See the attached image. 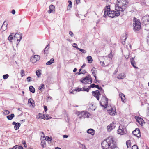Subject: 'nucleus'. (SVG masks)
I'll list each match as a JSON object with an SVG mask.
<instances>
[{
  "instance_id": "obj_2",
  "label": "nucleus",
  "mask_w": 149,
  "mask_h": 149,
  "mask_svg": "<svg viewBox=\"0 0 149 149\" xmlns=\"http://www.w3.org/2000/svg\"><path fill=\"white\" fill-rule=\"evenodd\" d=\"M128 2L126 0H117L115 10L123 12L127 8Z\"/></svg>"
},
{
  "instance_id": "obj_32",
  "label": "nucleus",
  "mask_w": 149,
  "mask_h": 149,
  "mask_svg": "<svg viewBox=\"0 0 149 149\" xmlns=\"http://www.w3.org/2000/svg\"><path fill=\"white\" fill-rule=\"evenodd\" d=\"M29 91L30 92L33 93H34L35 91V90L33 86H31L29 88Z\"/></svg>"
},
{
  "instance_id": "obj_60",
  "label": "nucleus",
  "mask_w": 149,
  "mask_h": 149,
  "mask_svg": "<svg viewBox=\"0 0 149 149\" xmlns=\"http://www.w3.org/2000/svg\"><path fill=\"white\" fill-rule=\"evenodd\" d=\"M77 4H78L80 2V0H76Z\"/></svg>"
},
{
  "instance_id": "obj_27",
  "label": "nucleus",
  "mask_w": 149,
  "mask_h": 149,
  "mask_svg": "<svg viewBox=\"0 0 149 149\" xmlns=\"http://www.w3.org/2000/svg\"><path fill=\"white\" fill-rule=\"evenodd\" d=\"M14 33H10V35L8 37V40L10 41L11 40H12L13 39V37H14Z\"/></svg>"
},
{
  "instance_id": "obj_56",
  "label": "nucleus",
  "mask_w": 149,
  "mask_h": 149,
  "mask_svg": "<svg viewBox=\"0 0 149 149\" xmlns=\"http://www.w3.org/2000/svg\"><path fill=\"white\" fill-rule=\"evenodd\" d=\"M11 13L13 14L14 15L15 13V11L14 9H13L11 11Z\"/></svg>"
},
{
  "instance_id": "obj_3",
  "label": "nucleus",
  "mask_w": 149,
  "mask_h": 149,
  "mask_svg": "<svg viewBox=\"0 0 149 149\" xmlns=\"http://www.w3.org/2000/svg\"><path fill=\"white\" fill-rule=\"evenodd\" d=\"M133 30L134 31L139 30L141 28V23L140 21L135 17L133 19Z\"/></svg>"
},
{
  "instance_id": "obj_54",
  "label": "nucleus",
  "mask_w": 149,
  "mask_h": 149,
  "mask_svg": "<svg viewBox=\"0 0 149 149\" xmlns=\"http://www.w3.org/2000/svg\"><path fill=\"white\" fill-rule=\"evenodd\" d=\"M79 144H80V147H85V146L84 145H83V144H81L80 143V142H79Z\"/></svg>"
},
{
  "instance_id": "obj_22",
  "label": "nucleus",
  "mask_w": 149,
  "mask_h": 149,
  "mask_svg": "<svg viewBox=\"0 0 149 149\" xmlns=\"http://www.w3.org/2000/svg\"><path fill=\"white\" fill-rule=\"evenodd\" d=\"M119 97H120L122 101L124 102V100H125V96L124 95L123 93H120L119 94Z\"/></svg>"
},
{
  "instance_id": "obj_21",
  "label": "nucleus",
  "mask_w": 149,
  "mask_h": 149,
  "mask_svg": "<svg viewBox=\"0 0 149 149\" xmlns=\"http://www.w3.org/2000/svg\"><path fill=\"white\" fill-rule=\"evenodd\" d=\"M125 77V76L124 73H121L118 74L117 76L118 79H121Z\"/></svg>"
},
{
  "instance_id": "obj_44",
  "label": "nucleus",
  "mask_w": 149,
  "mask_h": 149,
  "mask_svg": "<svg viewBox=\"0 0 149 149\" xmlns=\"http://www.w3.org/2000/svg\"><path fill=\"white\" fill-rule=\"evenodd\" d=\"M45 139L47 141H51L52 138H49V136H46L45 138Z\"/></svg>"
},
{
  "instance_id": "obj_30",
  "label": "nucleus",
  "mask_w": 149,
  "mask_h": 149,
  "mask_svg": "<svg viewBox=\"0 0 149 149\" xmlns=\"http://www.w3.org/2000/svg\"><path fill=\"white\" fill-rule=\"evenodd\" d=\"M68 2L69 3V5H68L67 7V10H70V9L69 8H71L72 7V3L71 1L70 0H69L68 1Z\"/></svg>"
},
{
  "instance_id": "obj_59",
  "label": "nucleus",
  "mask_w": 149,
  "mask_h": 149,
  "mask_svg": "<svg viewBox=\"0 0 149 149\" xmlns=\"http://www.w3.org/2000/svg\"><path fill=\"white\" fill-rule=\"evenodd\" d=\"M44 110L45 111H46L47 110V107L46 106H44Z\"/></svg>"
},
{
  "instance_id": "obj_47",
  "label": "nucleus",
  "mask_w": 149,
  "mask_h": 149,
  "mask_svg": "<svg viewBox=\"0 0 149 149\" xmlns=\"http://www.w3.org/2000/svg\"><path fill=\"white\" fill-rule=\"evenodd\" d=\"M73 47H74L76 48L77 49H78V48H79L78 47L77 45L75 43H73Z\"/></svg>"
},
{
  "instance_id": "obj_15",
  "label": "nucleus",
  "mask_w": 149,
  "mask_h": 149,
  "mask_svg": "<svg viewBox=\"0 0 149 149\" xmlns=\"http://www.w3.org/2000/svg\"><path fill=\"white\" fill-rule=\"evenodd\" d=\"M140 132L139 129L136 128L132 132V133L134 136H136L138 137H140L141 136V134Z\"/></svg>"
},
{
  "instance_id": "obj_58",
  "label": "nucleus",
  "mask_w": 149,
  "mask_h": 149,
  "mask_svg": "<svg viewBox=\"0 0 149 149\" xmlns=\"http://www.w3.org/2000/svg\"><path fill=\"white\" fill-rule=\"evenodd\" d=\"M113 56V55L112 54V51H111L109 55V57L110 58H111V57H112Z\"/></svg>"
},
{
  "instance_id": "obj_14",
  "label": "nucleus",
  "mask_w": 149,
  "mask_h": 149,
  "mask_svg": "<svg viewBox=\"0 0 149 149\" xmlns=\"http://www.w3.org/2000/svg\"><path fill=\"white\" fill-rule=\"evenodd\" d=\"M92 94L93 96L95 97L97 100H99V95H101L99 90H97L95 91L92 92Z\"/></svg>"
},
{
  "instance_id": "obj_64",
  "label": "nucleus",
  "mask_w": 149,
  "mask_h": 149,
  "mask_svg": "<svg viewBox=\"0 0 149 149\" xmlns=\"http://www.w3.org/2000/svg\"><path fill=\"white\" fill-rule=\"evenodd\" d=\"M68 136L66 135H64L63 136V137L64 138H67Z\"/></svg>"
},
{
  "instance_id": "obj_52",
  "label": "nucleus",
  "mask_w": 149,
  "mask_h": 149,
  "mask_svg": "<svg viewBox=\"0 0 149 149\" xmlns=\"http://www.w3.org/2000/svg\"><path fill=\"white\" fill-rule=\"evenodd\" d=\"M4 113L6 114H8L10 113V112L8 110H6L5 111Z\"/></svg>"
},
{
  "instance_id": "obj_42",
  "label": "nucleus",
  "mask_w": 149,
  "mask_h": 149,
  "mask_svg": "<svg viewBox=\"0 0 149 149\" xmlns=\"http://www.w3.org/2000/svg\"><path fill=\"white\" fill-rule=\"evenodd\" d=\"M132 149H139L138 146L136 145H134L132 147Z\"/></svg>"
},
{
  "instance_id": "obj_37",
  "label": "nucleus",
  "mask_w": 149,
  "mask_h": 149,
  "mask_svg": "<svg viewBox=\"0 0 149 149\" xmlns=\"http://www.w3.org/2000/svg\"><path fill=\"white\" fill-rule=\"evenodd\" d=\"M44 118H45V119L47 120H49L52 118L51 117H49V115L47 114L46 115H45V116H44Z\"/></svg>"
},
{
  "instance_id": "obj_9",
  "label": "nucleus",
  "mask_w": 149,
  "mask_h": 149,
  "mask_svg": "<svg viewBox=\"0 0 149 149\" xmlns=\"http://www.w3.org/2000/svg\"><path fill=\"white\" fill-rule=\"evenodd\" d=\"M107 111L111 115H115V114L116 113V109L114 107L108 106L107 107Z\"/></svg>"
},
{
  "instance_id": "obj_29",
  "label": "nucleus",
  "mask_w": 149,
  "mask_h": 149,
  "mask_svg": "<svg viewBox=\"0 0 149 149\" xmlns=\"http://www.w3.org/2000/svg\"><path fill=\"white\" fill-rule=\"evenodd\" d=\"M87 59L88 60V62L89 63H91L93 61V59L92 57L91 56H88L87 57Z\"/></svg>"
},
{
  "instance_id": "obj_31",
  "label": "nucleus",
  "mask_w": 149,
  "mask_h": 149,
  "mask_svg": "<svg viewBox=\"0 0 149 149\" xmlns=\"http://www.w3.org/2000/svg\"><path fill=\"white\" fill-rule=\"evenodd\" d=\"M20 126V124L19 123H17V124L15 125L14 126V128L15 130L18 129L19 127Z\"/></svg>"
},
{
  "instance_id": "obj_23",
  "label": "nucleus",
  "mask_w": 149,
  "mask_h": 149,
  "mask_svg": "<svg viewBox=\"0 0 149 149\" xmlns=\"http://www.w3.org/2000/svg\"><path fill=\"white\" fill-rule=\"evenodd\" d=\"M136 120L140 125L142 124V122L143 121V119L140 117H138V118L136 119Z\"/></svg>"
},
{
  "instance_id": "obj_11",
  "label": "nucleus",
  "mask_w": 149,
  "mask_h": 149,
  "mask_svg": "<svg viewBox=\"0 0 149 149\" xmlns=\"http://www.w3.org/2000/svg\"><path fill=\"white\" fill-rule=\"evenodd\" d=\"M104 17H106L107 16V14L108 13L109 11H111L110 5H106V7L104 8Z\"/></svg>"
},
{
  "instance_id": "obj_43",
  "label": "nucleus",
  "mask_w": 149,
  "mask_h": 149,
  "mask_svg": "<svg viewBox=\"0 0 149 149\" xmlns=\"http://www.w3.org/2000/svg\"><path fill=\"white\" fill-rule=\"evenodd\" d=\"M90 89V87L89 86L87 88H85L84 87L83 88V91H86L88 92L89 91V89Z\"/></svg>"
},
{
  "instance_id": "obj_12",
  "label": "nucleus",
  "mask_w": 149,
  "mask_h": 149,
  "mask_svg": "<svg viewBox=\"0 0 149 149\" xmlns=\"http://www.w3.org/2000/svg\"><path fill=\"white\" fill-rule=\"evenodd\" d=\"M40 57L39 55H35L33 56L30 59L31 62L33 63H35L40 59Z\"/></svg>"
},
{
  "instance_id": "obj_51",
  "label": "nucleus",
  "mask_w": 149,
  "mask_h": 149,
  "mask_svg": "<svg viewBox=\"0 0 149 149\" xmlns=\"http://www.w3.org/2000/svg\"><path fill=\"white\" fill-rule=\"evenodd\" d=\"M18 145H16L15 146L10 149H18Z\"/></svg>"
},
{
  "instance_id": "obj_48",
  "label": "nucleus",
  "mask_w": 149,
  "mask_h": 149,
  "mask_svg": "<svg viewBox=\"0 0 149 149\" xmlns=\"http://www.w3.org/2000/svg\"><path fill=\"white\" fill-rule=\"evenodd\" d=\"M20 73L21 75V77H22L24 75V70H21Z\"/></svg>"
},
{
  "instance_id": "obj_19",
  "label": "nucleus",
  "mask_w": 149,
  "mask_h": 149,
  "mask_svg": "<svg viewBox=\"0 0 149 149\" xmlns=\"http://www.w3.org/2000/svg\"><path fill=\"white\" fill-rule=\"evenodd\" d=\"M87 132L88 134H91L92 136L94 135L95 134V130L91 128L88 129L87 131Z\"/></svg>"
},
{
  "instance_id": "obj_40",
  "label": "nucleus",
  "mask_w": 149,
  "mask_h": 149,
  "mask_svg": "<svg viewBox=\"0 0 149 149\" xmlns=\"http://www.w3.org/2000/svg\"><path fill=\"white\" fill-rule=\"evenodd\" d=\"M78 50H79V51H81V52L83 53H86V50L81 49L79 48L78 49Z\"/></svg>"
},
{
  "instance_id": "obj_20",
  "label": "nucleus",
  "mask_w": 149,
  "mask_h": 149,
  "mask_svg": "<svg viewBox=\"0 0 149 149\" xmlns=\"http://www.w3.org/2000/svg\"><path fill=\"white\" fill-rule=\"evenodd\" d=\"M91 72L92 74L93 75L95 79H96L97 77L95 74L97 73V71L95 70V68L94 67L93 68L91 69Z\"/></svg>"
},
{
  "instance_id": "obj_63",
  "label": "nucleus",
  "mask_w": 149,
  "mask_h": 149,
  "mask_svg": "<svg viewBox=\"0 0 149 149\" xmlns=\"http://www.w3.org/2000/svg\"><path fill=\"white\" fill-rule=\"evenodd\" d=\"M100 63L101 64V65H102L104 66V63L103 62L100 61Z\"/></svg>"
},
{
  "instance_id": "obj_33",
  "label": "nucleus",
  "mask_w": 149,
  "mask_h": 149,
  "mask_svg": "<svg viewBox=\"0 0 149 149\" xmlns=\"http://www.w3.org/2000/svg\"><path fill=\"white\" fill-rule=\"evenodd\" d=\"M44 114H42L41 113H39L37 117L38 118H39L40 119H42L44 118Z\"/></svg>"
},
{
  "instance_id": "obj_50",
  "label": "nucleus",
  "mask_w": 149,
  "mask_h": 149,
  "mask_svg": "<svg viewBox=\"0 0 149 149\" xmlns=\"http://www.w3.org/2000/svg\"><path fill=\"white\" fill-rule=\"evenodd\" d=\"M45 143V140L44 139L41 141V145H44Z\"/></svg>"
},
{
  "instance_id": "obj_8",
  "label": "nucleus",
  "mask_w": 149,
  "mask_h": 149,
  "mask_svg": "<svg viewBox=\"0 0 149 149\" xmlns=\"http://www.w3.org/2000/svg\"><path fill=\"white\" fill-rule=\"evenodd\" d=\"M79 113L78 114V116L79 118L81 119L82 118H88L89 117V116L90 114L88 112H85L83 111L81 112H79Z\"/></svg>"
},
{
  "instance_id": "obj_53",
  "label": "nucleus",
  "mask_w": 149,
  "mask_h": 149,
  "mask_svg": "<svg viewBox=\"0 0 149 149\" xmlns=\"http://www.w3.org/2000/svg\"><path fill=\"white\" fill-rule=\"evenodd\" d=\"M147 111V115L149 116V107H148Z\"/></svg>"
},
{
  "instance_id": "obj_38",
  "label": "nucleus",
  "mask_w": 149,
  "mask_h": 149,
  "mask_svg": "<svg viewBox=\"0 0 149 149\" xmlns=\"http://www.w3.org/2000/svg\"><path fill=\"white\" fill-rule=\"evenodd\" d=\"M95 88H97L100 91H102L103 92H104V91L102 88L101 87H100L99 85H96Z\"/></svg>"
},
{
  "instance_id": "obj_4",
  "label": "nucleus",
  "mask_w": 149,
  "mask_h": 149,
  "mask_svg": "<svg viewBox=\"0 0 149 149\" xmlns=\"http://www.w3.org/2000/svg\"><path fill=\"white\" fill-rule=\"evenodd\" d=\"M108 99L105 96H103L102 97L101 101L100 102V104L104 107V109L107 107L108 104Z\"/></svg>"
},
{
  "instance_id": "obj_5",
  "label": "nucleus",
  "mask_w": 149,
  "mask_h": 149,
  "mask_svg": "<svg viewBox=\"0 0 149 149\" xmlns=\"http://www.w3.org/2000/svg\"><path fill=\"white\" fill-rule=\"evenodd\" d=\"M120 11L119 10L116 11L113 10L109 11L108 13L107 14V16H108L111 18H113L115 16L117 17L119 15Z\"/></svg>"
},
{
  "instance_id": "obj_36",
  "label": "nucleus",
  "mask_w": 149,
  "mask_h": 149,
  "mask_svg": "<svg viewBox=\"0 0 149 149\" xmlns=\"http://www.w3.org/2000/svg\"><path fill=\"white\" fill-rule=\"evenodd\" d=\"M126 144L127 146V148L131 147V141L130 140H128L126 141Z\"/></svg>"
},
{
  "instance_id": "obj_13",
  "label": "nucleus",
  "mask_w": 149,
  "mask_h": 149,
  "mask_svg": "<svg viewBox=\"0 0 149 149\" xmlns=\"http://www.w3.org/2000/svg\"><path fill=\"white\" fill-rule=\"evenodd\" d=\"M116 126V123L113 122L110 124V125L108 126L107 129L108 131L110 132L113 129H114Z\"/></svg>"
},
{
  "instance_id": "obj_1",
  "label": "nucleus",
  "mask_w": 149,
  "mask_h": 149,
  "mask_svg": "<svg viewBox=\"0 0 149 149\" xmlns=\"http://www.w3.org/2000/svg\"><path fill=\"white\" fill-rule=\"evenodd\" d=\"M116 142L113 140L112 136L109 137L102 143L103 149H116L117 148L116 145Z\"/></svg>"
},
{
  "instance_id": "obj_28",
  "label": "nucleus",
  "mask_w": 149,
  "mask_h": 149,
  "mask_svg": "<svg viewBox=\"0 0 149 149\" xmlns=\"http://www.w3.org/2000/svg\"><path fill=\"white\" fill-rule=\"evenodd\" d=\"M126 34L125 33V35H124V36H122L121 37V40L123 39V38H125L124 39V40L123 41H122V43L123 45L125 44V41L127 38V37L126 36Z\"/></svg>"
},
{
  "instance_id": "obj_61",
  "label": "nucleus",
  "mask_w": 149,
  "mask_h": 149,
  "mask_svg": "<svg viewBox=\"0 0 149 149\" xmlns=\"http://www.w3.org/2000/svg\"><path fill=\"white\" fill-rule=\"evenodd\" d=\"M18 149H23V147L22 146H18Z\"/></svg>"
},
{
  "instance_id": "obj_17",
  "label": "nucleus",
  "mask_w": 149,
  "mask_h": 149,
  "mask_svg": "<svg viewBox=\"0 0 149 149\" xmlns=\"http://www.w3.org/2000/svg\"><path fill=\"white\" fill-rule=\"evenodd\" d=\"M135 57H132L130 58V62L131 64L135 68H138L136 66V63H135V61H134V58Z\"/></svg>"
},
{
  "instance_id": "obj_41",
  "label": "nucleus",
  "mask_w": 149,
  "mask_h": 149,
  "mask_svg": "<svg viewBox=\"0 0 149 149\" xmlns=\"http://www.w3.org/2000/svg\"><path fill=\"white\" fill-rule=\"evenodd\" d=\"M9 77V75L7 74H4L3 76V78L4 79H7Z\"/></svg>"
},
{
  "instance_id": "obj_55",
  "label": "nucleus",
  "mask_w": 149,
  "mask_h": 149,
  "mask_svg": "<svg viewBox=\"0 0 149 149\" xmlns=\"http://www.w3.org/2000/svg\"><path fill=\"white\" fill-rule=\"evenodd\" d=\"M31 77H29L27 78V79L28 80L27 81L28 82H29L31 81Z\"/></svg>"
},
{
  "instance_id": "obj_10",
  "label": "nucleus",
  "mask_w": 149,
  "mask_h": 149,
  "mask_svg": "<svg viewBox=\"0 0 149 149\" xmlns=\"http://www.w3.org/2000/svg\"><path fill=\"white\" fill-rule=\"evenodd\" d=\"M22 35L20 33H17L15 34L14 36V39L15 40H17V41H18V43L17 42V45H18V43L22 39Z\"/></svg>"
},
{
  "instance_id": "obj_49",
  "label": "nucleus",
  "mask_w": 149,
  "mask_h": 149,
  "mask_svg": "<svg viewBox=\"0 0 149 149\" xmlns=\"http://www.w3.org/2000/svg\"><path fill=\"white\" fill-rule=\"evenodd\" d=\"M69 34L70 36L71 37H72L73 36L74 34H73V33L71 31H69Z\"/></svg>"
},
{
  "instance_id": "obj_62",
  "label": "nucleus",
  "mask_w": 149,
  "mask_h": 149,
  "mask_svg": "<svg viewBox=\"0 0 149 149\" xmlns=\"http://www.w3.org/2000/svg\"><path fill=\"white\" fill-rule=\"evenodd\" d=\"M86 65V64L85 63H84L82 66L81 67V68H84L85 66Z\"/></svg>"
},
{
  "instance_id": "obj_34",
  "label": "nucleus",
  "mask_w": 149,
  "mask_h": 149,
  "mask_svg": "<svg viewBox=\"0 0 149 149\" xmlns=\"http://www.w3.org/2000/svg\"><path fill=\"white\" fill-rule=\"evenodd\" d=\"M40 71L41 70H38L36 71V74L38 77H40V75L41 74Z\"/></svg>"
},
{
  "instance_id": "obj_25",
  "label": "nucleus",
  "mask_w": 149,
  "mask_h": 149,
  "mask_svg": "<svg viewBox=\"0 0 149 149\" xmlns=\"http://www.w3.org/2000/svg\"><path fill=\"white\" fill-rule=\"evenodd\" d=\"M54 59L53 58L51 59L49 61H48L46 63V64L47 65H50L54 63Z\"/></svg>"
},
{
  "instance_id": "obj_24",
  "label": "nucleus",
  "mask_w": 149,
  "mask_h": 149,
  "mask_svg": "<svg viewBox=\"0 0 149 149\" xmlns=\"http://www.w3.org/2000/svg\"><path fill=\"white\" fill-rule=\"evenodd\" d=\"M49 44H48L47 45V46L45 49L44 51V53L45 54H47L48 53V49H49Z\"/></svg>"
},
{
  "instance_id": "obj_18",
  "label": "nucleus",
  "mask_w": 149,
  "mask_h": 149,
  "mask_svg": "<svg viewBox=\"0 0 149 149\" xmlns=\"http://www.w3.org/2000/svg\"><path fill=\"white\" fill-rule=\"evenodd\" d=\"M49 10L48 11V13H50L55 11V6L53 5H51L49 6Z\"/></svg>"
},
{
  "instance_id": "obj_7",
  "label": "nucleus",
  "mask_w": 149,
  "mask_h": 149,
  "mask_svg": "<svg viewBox=\"0 0 149 149\" xmlns=\"http://www.w3.org/2000/svg\"><path fill=\"white\" fill-rule=\"evenodd\" d=\"M81 81L84 84H86L88 83L89 84V82L91 83L92 82V79L90 75L87 76L81 79Z\"/></svg>"
},
{
  "instance_id": "obj_46",
  "label": "nucleus",
  "mask_w": 149,
  "mask_h": 149,
  "mask_svg": "<svg viewBox=\"0 0 149 149\" xmlns=\"http://www.w3.org/2000/svg\"><path fill=\"white\" fill-rule=\"evenodd\" d=\"M81 91H83V90H82V88H78L77 89H74V91H75V92H76L77 91L79 92Z\"/></svg>"
},
{
  "instance_id": "obj_35",
  "label": "nucleus",
  "mask_w": 149,
  "mask_h": 149,
  "mask_svg": "<svg viewBox=\"0 0 149 149\" xmlns=\"http://www.w3.org/2000/svg\"><path fill=\"white\" fill-rule=\"evenodd\" d=\"M28 102L29 103H31V104L33 106L34 104V100L30 98L28 100Z\"/></svg>"
},
{
  "instance_id": "obj_57",
  "label": "nucleus",
  "mask_w": 149,
  "mask_h": 149,
  "mask_svg": "<svg viewBox=\"0 0 149 149\" xmlns=\"http://www.w3.org/2000/svg\"><path fill=\"white\" fill-rule=\"evenodd\" d=\"M23 144L24 145V147H25L26 148L27 147V145L25 141H24L23 142Z\"/></svg>"
},
{
  "instance_id": "obj_16",
  "label": "nucleus",
  "mask_w": 149,
  "mask_h": 149,
  "mask_svg": "<svg viewBox=\"0 0 149 149\" xmlns=\"http://www.w3.org/2000/svg\"><path fill=\"white\" fill-rule=\"evenodd\" d=\"M8 21H5L1 26V28L3 31L7 29V26L8 24Z\"/></svg>"
},
{
  "instance_id": "obj_39",
  "label": "nucleus",
  "mask_w": 149,
  "mask_h": 149,
  "mask_svg": "<svg viewBox=\"0 0 149 149\" xmlns=\"http://www.w3.org/2000/svg\"><path fill=\"white\" fill-rule=\"evenodd\" d=\"M45 87H44V85L43 84H41L39 88H38V89L39 90H41L42 88L44 89Z\"/></svg>"
},
{
  "instance_id": "obj_45",
  "label": "nucleus",
  "mask_w": 149,
  "mask_h": 149,
  "mask_svg": "<svg viewBox=\"0 0 149 149\" xmlns=\"http://www.w3.org/2000/svg\"><path fill=\"white\" fill-rule=\"evenodd\" d=\"M96 85L95 84H91L89 86V87L92 88H93L94 87L95 88V87L96 86Z\"/></svg>"
},
{
  "instance_id": "obj_26",
  "label": "nucleus",
  "mask_w": 149,
  "mask_h": 149,
  "mask_svg": "<svg viewBox=\"0 0 149 149\" xmlns=\"http://www.w3.org/2000/svg\"><path fill=\"white\" fill-rule=\"evenodd\" d=\"M15 115L13 113H12L10 115L7 116L6 117L7 119L9 120H12L13 118L14 117Z\"/></svg>"
},
{
  "instance_id": "obj_6",
  "label": "nucleus",
  "mask_w": 149,
  "mask_h": 149,
  "mask_svg": "<svg viewBox=\"0 0 149 149\" xmlns=\"http://www.w3.org/2000/svg\"><path fill=\"white\" fill-rule=\"evenodd\" d=\"M118 133L121 135H123L126 132V129L125 127L122 125H120L117 130Z\"/></svg>"
}]
</instances>
